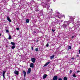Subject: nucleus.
<instances>
[{"mask_svg":"<svg viewBox=\"0 0 80 80\" xmlns=\"http://www.w3.org/2000/svg\"><path fill=\"white\" fill-rule=\"evenodd\" d=\"M35 50L36 52H38V48H36L35 49Z\"/></svg>","mask_w":80,"mask_h":80,"instance_id":"nucleus-19","label":"nucleus"},{"mask_svg":"<svg viewBox=\"0 0 80 80\" xmlns=\"http://www.w3.org/2000/svg\"><path fill=\"white\" fill-rule=\"evenodd\" d=\"M80 72V70H79L78 71H77L76 72L77 73H79V72Z\"/></svg>","mask_w":80,"mask_h":80,"instance_id":"nucleus-33","label":"nucleus"},{"mask_svg":"<svg viewBox=\"0 0 80 80\" xmlns=\"http://www.w3.org/2000/svg\"><path fill=\"white\" fill-rule=\"evenodd\" d=\"M38 11H39V10H38V9H36L35 10L36 12H38Z\"/></svg>","mask_w":80,"mask_h":80,"instance_id":"nucleus-29","label":"nucleus"},{"mask_svg":"<svg viewBox=\"0 0 80 80\" xmlns=\"http://www.w3.org/2000/svg\"><path fill=\"white\" fill-rule=\"evenodd\" d=\"M38 42H39V40H37L36 41V43H38Z\"/></svg>","mask_w":80,"mask_h":80,"instance_id":"nucleus-30","label":"nucleus"},{"mask_svg":"<svg viewBox=\"0 0 80 80\" xmlns=\"http://www.w3.org/2000/svg\"><path fill=\"white\" fill-rule=\"evenodd\" d=\"M23 73L24 75V77H25V76H26V72H25V71L23 70Z\"/></svg>","mask_w":80,"mask_h":80,"instance_id":"nucleus-11","label":"nucleus"},{"mask_svg":"<svg viewBox=\"0 0 80 80\" xmlns=\"http://www.w3.org/2000/svg\"><path fill=\"white\" fill-rule=\"evenodd\" d=\"M45 5H47V4H46Z\"/></svg>","mask_w":80,"mask_h":80,"instance_id":"nucleus-39","label":"nucleus"},{"mask_svg":"<svg viewBox=\"0 0 80 80\" xmlns=\"http://www.w3.org/2000/svg\"><path fill=\"white\" fill-rule=\"evenodd\" d=\"M33 67H34V64L33 63H31L30 64V67L31 68H33Z\"/></svg>","mask_w":80,"mask_h":80,"instance_id":"nucleus-5","label":"nucleus"},{"mask_svg":"<svg viewBox=\"0 0 80 80\" xmlns=\"http://www.w3.org/2000/svg\"><path fill=\"white\" fill-rule=\"evenodd\" d=\"M14 73L16 74L17 75H18L19 72L18 71L15 70V71H14Z\"/></svg>","mask_w":80,"mask_h":80,"instance_id":"nucleus-3","label":"nucleus"},{"mask_svg":"<svg viewBox=\"0 0 80 80\" xmlns=\"http://www.w3.org/2000/svg\"><path fill=\"white\" fill-rule=\"evenodd\" d=\"M70 19H72V20L73 21V20H74V18L73 17L71 18Z\"/></svg>","mask_w":80,"mask_h":80,"instance_id":"nucleus-22","label":"nucleus"},{"mask_svg":"<svg viewBox=\"0 0 80 80\" xmlns=\"http://www.w3.org/2000/svg\"><path fill=\"white\" fill-rule=\"evenodd\" d=\"M72 48V47L70 46H69L68 47V49L69 50V49H71Z\"/></svg>","mask_w":80,"mask_h":80,"instance_id":"nucleus-21","label":"nucleus"},{"mask_svg":"<svg viewBox=\"0 0 80 80\" xmlns=\"http://www.w3.org/2000/svg\"><path fill=\"white\" fill-rule=\"evenodd\" d=\"M35 60H36L35 58H31V61L32 63H35Z\"/></svg>","mask_w":80,"mask_h":80,"instance_id":"nucleus-1","label":"nucleus"},{"mask_svg":"<svg viewBox=\"0 0 80 80\" xmlns=\"http://www.w3.org/2000/svg\"><path fill=\"white\" fill-rule=\"evenodd\" d=\"M72 73V70H70V73Z\"/></svg>","mask_w":80,"mask_h":80,"instance_id":"nucleus-25","label":"nucleus"},{"mask_svg":"<svg viewBox=\"0 0 80 80\" xmlns=\"http://www.w3.org/2000/svg\"><path fill=\"white\" fill-rule=\"evenodd\" d=\"M53 80H57L58 79V77L57 76H55L53 77Z\"/></svg>","mask_w":80,"mask_h":80,"instance_id":"nucleus-4","label":"nucleus"},{"mask_svg":"<svg viewBox=\"0 0 80 80\" xmlns=\"http://www.w3.org/2000/svg\"><path fill=\"white\" fill-rule=\"evenodd\" d=\"M73 77H74V78H75V77H77V76L75 75V74L74 73L73 75Z\"/></svg>","mask_w":80,"mask_h":80,"instance_id":"nucleus-20","label":"nucleus"},{"mask_svg":"<svg viewBox=\"0 0 80 80\" xmlns=\"http://www.w3.org/2000/svg\"><path fill=\"white\" fill-rule=\"evenodd\" d=\"M26 22L27 23H29V22H30V21H29V19H27L26 20Z\"/></svg>","mask_w":80,"mask_h":80,"instance_id":"nucleus-17","label":"nucleus"},{"mask_svg":"<svg viewBox=\"0 0 80 80\" xmlns=\"http://www.w3.org/2000/svg\"><path fill=\"white\" fill-rule=\"evenodd\" d=\"M31 48H32V50H33V47H31Z\"/></svg>","mask_w":80,"mask_h":80,"instance_id":"nucleus-32","label":"nucleus"},{"mask_svg":"<svg viewBox=\"0 0 80 80\" xmlns=\"http://www.w3.org/2000/svg\"><path fill=\"white\" fill-rule=\"evenodd\" d=\"M19 28H16V30H19Z\"/></svg>","mask_w":80,"mask_h":80,"instance_id":"nucleus-31","label":"nucleus"},{"mask_svg":"<svg viewBox=\"0 0 80 80\" xmlns=\"http://www.w3.org/2000/svg\"><path fill=\"white\" fill-rule=\"evenodd\" d=\"M47 74L44 75L43 76V79H45V78L47 77Z\"/></svg>","mask_w":80,"mask_h":80,"instance_id":"nucleus-9","label":"nucleus"},{"mask_svg":"<svg viewBox=\"0 0 80 80\" xmlns=\"http://www.w3.org/2000/svg\"><path fill=\"white\" fill-rule=\"evenodd\" d=\"M8 38H9V39H12V37H11V36H9Z\"/></svg>","mask_w":80,"mask_h":80,"instance_id":"nucleus-23","label":"nucleus"},{"mask_svg":"<svg viewBox=\"0 0 80 80\" xmlns=\"http://www.w3.org/2000/svg\"><path fill=\"white\" fill-rule=\"evenodd\" d=\"M49 45H48V43L47 44H46V47H48Z\"/></svg>","mask_w":80,"mask_h":80,"instance_id":"nucleus-24","label":"nucleus"},{"mask_svg":"<svg viewBox=\"0 0 80 80\" xmlns=\"http://www.w3.org/2000/svg\"><path fill=\"white\" fill-rule=\"evenodd\" d=\"M68 22V21H65V24H66L67 25H69Z\"/></svg>","mask_w":80,"mask_h":80,"instance_id":"nucleus-13","label":"nucleus"},{"mask_svg":"<svg viewBox=\"0 0 80 80\" xmlns=\"http://www.w3.org/2000/svg\"><path fill=\"white\" fill-rule=\"evenodd\" d=\"M76 56H77V57H79V55H77Z\"/></svg>","mask_w":80,"mask_h":80,"instance_id":"nucleus-36","label":"nucleus"},{"mask_svg":"<svg viewBox=\"0 0 80 80\" xmlns=\"http://www.w3.org/2000/svg\"><path fill=\"white\" fill-rule=\"evenodd\" d=\"M71 58L72 60H73V59H74V58Z\"/></svg>","mask_w":80,"mask_h":80,"instance_id":"nucleus-34","label":"nucleus"},{"mask_svg":"<svg viewBox=\"0 0 80 80\" xmlns=\"http://www.w3.org/2000/svg\"><path fill=\"white\" fill-rule=\"evenodd\" d=\"M50 63V62H47L45 64H44V67H47V66Z\"/></svg>","mask_w":80,"mask_h":80,"instance_id":"nucleus-7","label":"nucleus"},{"mask_svg":"<svg viewBox=\"0 0 80 80\" xmlns=\"http://www.w3.org/2000/svg\"><path fill=\"white\" fill-rule=\"evenodd\" d=\"M6 47H7V46H6Z\"/></svg>","mask_w":80,"mask_h":80,"instance_id":"nucleus-40","label":"nucleus"},{"mask_svg":"<svg viewBox=\"0 0 80 80\" xmlns=\"http://www.w3.org/2000/svg\"><path fill=\"white\" fill-rule=\"evenodd\" d=\"M52 32H55V30H53V29H52Z\"/></svg>","mask_w":80,"mask_h":80,"instance_id":"nucleus-27","label":"nucleus"},{"mask_svg":"<svg viewBox=\"0 0 80 80\" xmlns=\"http://www.w3.org/2000/svg\"><path fill=\"white\" fill-rule=\"evenodd\" d=\"M6 72V71H3V72L2 73V76L3 77V79H5V73Z\"/></svg>","mask_w":80,"mask_h":80,"instance_id":"nucleus-6","label":"nucleus"},{"mask_svg":"<svg viewBox=\"0 0 80 80\" xmlns=\"http://www.w3.org/2000/svg\"><path fill=\"white\" fill-rule=\"evenodd\" d=\"M67 25L65 23L63 24V27H65V28H66V27H67Z\"/></svg>","mask_w":80,"mask_h":80,"instance_id":"nucleus-16","label":"nucleus"},{"mask_svg":"<svg viewBox=\"0 0 80 80\" xmlns=\"http://www.w3.org/2000/svg\"><path fill=\"white\" fill-rule=\"evenodd\" d=\"M33 35H37V32H36L35 31H34L33 32Z\"/></svg>","mask_w":80,"mask_h":80,"instance_id":"nucleus-14","label":"nucleus"},{"mask_svg":"<svg viewBox=\"0 0 80 80\" xmlns=\"http://www.w3.org/2000/svg\"><path fill=\"white\" fill-rule=\"evenodd\" d=\"M54 57H55V55H52V56L50 57V58L51 60H52V59H53V58H54Z\"/></svg>","mask_w":80,"mask_h":80,"instance_id":"nucleus-10","label":"nucleus"},{"mask_svg":"<svg viewBox=\"0 0 80 80\" xmlns=\"http://www.w3.org/2000/svg\"><path fill=\"white\" fill-rule=\"evenodd\" d=\"M30 72H31V68H28V72H27V73L29 74V73H30Z\"/></svg>","mask_w":80,"mask_h":80,"instance_id":"nucleus-2","label":"nucleus"},{"mask_svg":"<svg viewBox=\"0 0 80 80\" xmlns=\"http://www.w3.org/2000/svg\"><path fill=\"white\" fill-rule=\"evenodd\" d=\"M11 48L12 49H14L15 48V46H12Z\"/></svg>","mask_w":80,"mask_h":80,"instance_id":"nucleus-18","label":"nucleus"},{"mask_svg":"<svg viewBox=\"0 0 80 80\" xmlns=\"http://www.w3.org/2000/svg\"><path fill=\"white\" fill-rule=\"evenodd\" d=\"M2 36V33L0 34V37Z\"/></svg>","mask_w":80,"mask_h":80,"instance_id":"nucleus-37","label":"nucleus"},{"mask_svg":"<svg viewBox=\"0 0 80 80\" xmlns=\"http://www.w3.org/2000/svg\"><path fill=\"white\" fill-rule=\"evenodd\" d=\"M7 20L9 22H12V20L10 19V18L8 16L7 17Z\"/></svg>","mask_w":80,"mask_h":80,"instance_id":"nucleus-8","label":"nucleus"},{"mask_svg":"<svg viewBox=\"0 0 80 80\" xmlns=\"http://www.w3.org/2000/svg\"><path fill=\"white\" fill-rule=\"evenodd\" d=\"M12 80H14V79L13 78H12Z\"/></svg>","mask_w":80,"mask_h":80,"instance_id":"nucleus-38","label":"nucleus"},{"mask_svg":"<svg viewBox=\"0 0 80 80\" xmlns=\"http://www.w3.org/2000/svg\"><path fill=\"white\" fill-rule=\"evenodd\" d=\"M58 80H62V79L60 78H58Z\"/></svg>","mask_w":80,"mask_h":80,"instance_id":"nucleus-26","label":"nucleus"},{"mask_svg":"<svg viewBox=\"0 0 80 80\" xmlns=\"http://www.w3.org/2000/svg\"><path fill=\"white\" fill-rule=\"evenodd\" d=\"M6 32H9V31H8V30H6Z\"/></svg>","mask_w":80,"mask_h":80,"instance_id":"nucleus-28","label":"nucleus"},{"mask_svg":"<svg viewBox=\"0 0 80 80\" xmlns=\"http://www.w3.org/2000/svg\"><path fill=\"white\" fill-rule=\"evenodd\" d=\"M75 37V36H72V38H74V37Z\"/></svg>","mask_w":80,"mask_h":80,"instance_id":"nucleus-35","label":"nucleus"},{"mask_svg":"<svg viewBox=\"0 0 80 80\" xmlns=\"http://www.w3.org/2000/svg\"><path fill=\"white\" fill-rule=\"evenodd\" d=\"M63 80H68V78L66 77H64L63 78Z\"/></svg>","mask_w":80,"mask_h":80,"instance_id":"nucleus-15","label":"nucleus"},{"mask_svg":"<svg viewBox=\"0 0 80 80\" xmlns=\"http://www.w3.org/2000/svg\"><path fill=\"white\" fill-rule=\"evenodd\" d=\"M11 45H12L13 46H15V42H11Z\"/></svg>","mask_w":80,"mask_h":80,"instance_id":"nucleus-12","label":"nucleus"}]
</instances>
